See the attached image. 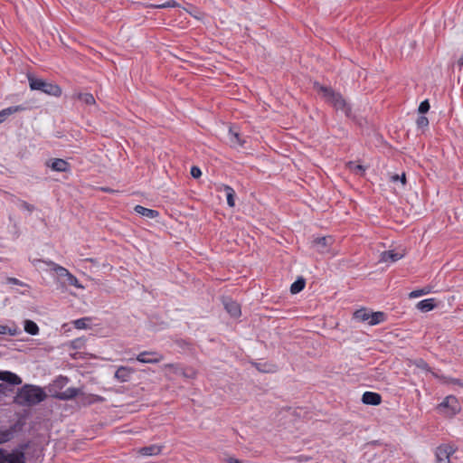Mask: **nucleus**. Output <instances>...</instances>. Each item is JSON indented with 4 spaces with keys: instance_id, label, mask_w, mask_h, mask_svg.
Returning <instances> with one entry per match:
<instances>
[{
    "instance_id": "nucleus-1",
    "label": "nucleus",
    "mask_w": 463,
    "mask_h": 463,
    "mask_svg": "<svg viewBox=\"0 0 463 463\" xmlns=\"http://www.w3.org/2000/svg\"><path fill=\"white\" fill-rule=\"evenodd\" d=\"M47 398L44 390L37 385L24 384L18 389L14 402L23 407H33Z\"/></svg>"
},
{
    "instance_id": "nucleus-2",
    "label": "nucleus",
    "mask_w": 463,
    "mask_h": 463,
    "mask_svg": "<svg viewBox=\"0 0 463 463\" xmlns=\"http://www.w3.org/2000/svg\"><path fill=\"white\" fill-rule=\"evenodd\" d=\"M314 87L335 110L342 111L348 118H354L351 105L344 99L341 93L335 91L331 87L323 86L317 82L314 84Z\"/></svg>"
},
{
    "instance_id": "nucleus-3",
    "label": "nucleus",
    "mask_w": 463,
    "mask_h": 463,
    "mask_svg": "<svg viewBox=\"0 0 463 463\" xmlns=\"http://www.w3.org/2000/svg\"><path fill=\"white\" fill-rule=\"evenodd\" d=\"M45 263L47 266L51 268V269L57 275L60 282L62 285H70L74 286L77 288H84V287L79 282L77 278L72 275L67 269L58 265L57 263L52 260H33V266H37L38 263Z\"/></svg>"
},
{
    "instance_id": "nucleus-4",
    "label": "nucleus",
    "mask_w": 463,
    "mask_h": 463,
    "mask_svg": "<svg viewBox=\"0 0 463 463\" xmlns=\"http://www.w3.org/2000/svg\"><path fill=\"white\" fill-rule=\"evenodd\" d=\"M28 81L29 86L33 90H40L45 94L54 97H60L61 95V89L57 84L47 82L32 75H28Z\"/></svg>"
},
{
    "instance_id": "nucleus-5",
    "label": "nucleus",
    "mask_w": 463,
    "mask_h": 463,
    "mask_svg": "<svg viewBox=\"0 0 463 463\" xmlns=\"http://www.w3.org/2000/svg\"><path fill=\"white\" fill-rule=\"evenodd\" d=\"M27 445L21 446L20 449L7 451L4 449H0V463H26L25 455L24 449Z\"/></svg>"
},
{
    "instance_id": "nucleus-6",
    "label": "nucleus",
    "mask_w": 463,
    "mask_h": 463,
    "mask_svg": "<svg viewBox=\"0 0 463 463\" xmlns=\"http://www.w3.org/2000/svg\"><path fill=\"white\" fill-rule=\"evenodd\" d=\"M438 410L448 416H454L459 411L460 407L457 398L455 396L449 395L447 396L443 402L439 404Z\"/></svg>"
},
{
    "instance_id": "nucleus-7",
    "label": "nucleus",
    "mask_w": 463,
    "mask_h": 463,
    "mask_svg": "<svg viewBox=\"0 0 463 463\" xmlns=\"http://www.w3.org/2000/svg\"><path fill=\"white\" fill-rule=\"evenodd\" d=\"M164 359V356L157 352L155 351H144L141 352L135 358L136 361L143 363V364H157ZM130 361H134V358L129 359Z\"/></svg>"
},
{
    "instance_id": "nucleus-8",
    "label": "nucleus",
    "mask_w": 463,
    "mask_h": 463,
    "mask_svg": "<svg viewBox=\"0 0 463 463\" xmlns=\"http://www.w3.org/2000/svg\"><path fill=\"white\" fill-rule=\"evenodd\" d=\"M455 452V449L448 444H442L436 449L435 463H450V456Z\"/></svg>"
},
{
    "instance_id": "nucleus-9",
    "label": "nucleus",
    "mask_w": 463,
    "mask_h": 463,
    "mask_svg": "<svg viewBox=\"0 0 463 463\" xmlns=\"http://www.w3.org/2000/svg\"><path fill=\"white\" fill-rule=\"evenodd\" d=\"M334 240L331 236L317 237L312 241V247L320 253H326Z\"/></svg>"
},
{
    "instance_id": "nucleus-10",
    "label": "nucleus",
    "mask_w": 463,
    "mask_h": 463,
    "mask_svg": "<svg viewBox=\"0 0 463 463\" xmlns=\"http://www.w3.org/2000/svg\"><path fill=\"white\" fill-rule=\"evenodd\" d=\"M81 393V390L74 387H70L64 392H54L52 396L61 401L72 400L76 396Z\"/></svg>"
},
{
    "instance_id": "nucleus-11",
    "label": "nucleus",
    "mask_w": 463,
    "mask_h": 463,
    "mask_svg": "<svg viewBox=\"0 0 463 463\" xmlns=\"http://www.w3.org/2000/svg\"><path fill=\"white\" fill-rule=\"evenodd\" d=\"M0 381L5 382L11 385H19L22 383L21 377L10 371H0Z\"/></svg>"
},
{
    "instance_id": "nucleus-12",
    "label": "nucleus",
    "mask_w": 463,
    "mask_h": 463,
    "mask_svg": "<svg viewBox=\"0 0 463 463\" xmlns=\"http://www.w3.org/2000/svg\"><path fill=\"white\" fill-rule=\"evenodd\" d=\"M134 372L135 371L132 368L120 366L115 372V378L120 383H127L130 380V377Z\"/></svg>"
},
{
    "instance_id": "nucleus-13",
    "label": "nucleus",
    "mask_w": 463,
    "mask_h": 463,
    "mask_svg": "<svg viewBox=\"0 0 463 463\" xmlns=\"http://www.w3.org/2000/svg\"><path fill=\"white\" fill-rule=\"evenodd\" d=\"M362 402L368 405H379L382 402V397L379 393L373 392H365L362 396Z\"/></svg>"
},
{
    "instance_id": "nucleus-14",
    "label": "nucleus",
    "mask_w": 463,
    "mask_h": 463,
    "mask_svg": "<svg viewBox=\"0 0 463 463\" xmlns=\"http://www.w3.org/2000/svg\"><path fill=\"white\" fill-rule=\"evenodd\" d=\"M403 257V253L395 252L394 250H385L381 253L380 261L382 262H395Z\"/></svg>"
},
{
    "instance_id": "nucleus-15",
    "label": "nucleus",
    "mask_w": 463,
    "mask_h": 463,
    "mask_svg": "<svg viewBox=\"0 0 463 463\" xmlns=\"http://www.w3.org/2000/svg\"><path fill=\"white\" fill-rule=\"evenodd\" d=\"M223 305L226 311L232 317H238L241 315V307L236 301H233L232 299H226L224 300Z\"/></svg>"
},
{
    "instance_id": "nucleus-16",
    "label": "nucleus",
    "mask_w": 463,
    "mask_h": 463,
    "mask_svg": "<svg viewBox=\"0 0 463 463\" xmlns=\"http://www.w3.org/2000/svg\"><path fill=\"white\" fill-rule=\"evenodd\" d=\"M52 170L56 172H67L70 170V164L64 159L56 158L48 165Z\"/></svg>"
},
{
    "instance_id": "nucleus-17",
    "label": "nucleus",
    "mask_w": 463,
    "mask_h": 463,
    "mask_svg": "<svg viewBox=\"0 0 463 463\" xmlns=\"http://www.w3.org/2000/svg\"><path fill=\"white\" fill-rule=\"evenodd\" d=\"M134 211L137 213H138L139 215H142L148 219H155V218L158 217V215H159V213L157 211L146 208L142 205H136L134 208Z\"/></svg>"
},
{
    "instance_id": "nucleus-18",
    "label": "nucleus",
    "mask_w": 463,
    "mask_h": 463,
    "mask_svg": "<svg viewBox=\"0 0 463 463\" xmlns=\"http://www.w3.org/2000/svg\"><path fill=\"white\" fill-rule=\"evenodd\" d=\"M437 304L434 298L423 299L417 303V308L421 312H429L436 307Z\"/></svg>"
},
{
    "instance_id": "nucleus-19",
    "label": "nucleus",
    "mask_w": 463,
    "mask_h": 463,
    "mask_svg": "<svg viewBox=\"0 0 463 463\" xmlns=\"http://www.w3.org/2000/svg\"><path fill=\"white\" fill-rule=\"evenodd\" d=\"M162 451V447L158 445H150L146 447H143L139 449V453L143 456H156L160 454Z\"/></svg>"
},
{
    "instance_id": "nucleus-20",
    "label": "nucleus",
    "mask_w": 463,
    "mask_h": 463,
    "mask_svg": "<svg viewBox=\"0 0 463 463\" xmlns=\"http://www.w3.org/2000/svg\"><path fill=\"white\" fill-rule=\"evenodd\" d=\"M27 108L23 105L12 106L1 110L0 114L2 115V118L5 120L7 116H10L14 113L24 111Z\"/></svg>"
},
{
    "instance_id": "nucleus-21",
    "label": "nucleus",
    "mask_w": 463,
    "mask_h": 463,
    "mask_svg": "<svg viewBox=\"0 0 463 463\" xmlns=\"http://www.w3.org/2000/svg\"><path fill=\"white\" fill-rule=\"evenodd\" d=\"M386 319V314L381 311L377 312H372L370 314V320L369 325L370 326H375L378 325Z\"/></svg>"
},
{
    "instance_id": "nucleus-22",
    "label": "nucleus",
    "mask_w": 463,
    "mask_h": 463,
    "mask_svg": "<svg viewBox=\"0 0 463 463\" xmlns=\"http://www.w3.org/2000/svg\"><path fill=\"white\" fill-rule=\"evenodd\" d=\"M223 190L226 194L227 203L230 207L235 206V191L229 185H224Z\"/></svg>"
},
{
    "instance_id": "nucleus-23",
    "label": "nucleus",
    "mask_w": 463,
    "mask_h": 463,
    "mask_svg": "<svg viewBox=\"0 0 463 463\" xmlns=\"http://www.w3.org/2000/svg\"><path fill=\"white\" fill-rule=\"evenodd\" d=\"M24 331L32 335H36L39 333V327L33 320L26 319L24 321Z\"/></svg>"
},
{
    "instance_id": "nucleus-24",
    "label": "nucleus",
    "mask_w": 463,
    "mask_h": 463,
    "mask_svg": "<svg viewBox=\"0 0 463 463\" xmlns=\"http://www.w3.org/2000/svg\"><path fill=\"white\" fill-rule=\"evenodd\" d=\"M230 142L232 146H242L244 141L241 138L240 134L233 128L229 129Z\"/></svg>"
},
{
    "instance_id": "nucleus-25",
    "label": "nucleus",
    "mask_w": 463,
    "mask_h": 463,
    "mask_svg": "<svg viewBox=\"0 0 463 463\" xmlns=\"http://www.w3.org/2000/svg\"><path fill=\"white\" fill-rule=\"evenodd\" d=\"M306 285V281L303 278H298L295 282H293L290 286V292L292 294L299 293Z\"/></svg>"
},
{
    "instance_id": "nucleus-26",
    "label": "nucleus",
    "mask_w": 463,
    "mask_h": 463,
    "mask_svg": "<svg viewBox=\"0 0 463 463\" xmlns=\"http://www.w3.org/2000/svg\"><path fill=\"white\" fill-rule=\"evenodd\" d=\"M370 314L371 313H368L365 308H361V309L356 310L354 313V317L359 321H362V322L367 321L369 323Z\"/></svg>"
},
{
    "instance_id": "nucleus-27",
    "label": "nucleus",
    "mask_w": 463,
    "mask_h": 463,
    "mask_svg": "<svg viewBox=\"0 0 463 463\" xmlns=\"http://www.w3.org/2000/svg\"><path fill=\"white\" fill-rule=\"evenodd\" d=\"M90 322V317H82L73 321L74 327L77 329H86Z\"/></svg>"
},
{
    "instance_id": "nucleus-28",
    "label": "nucleus",
    "mask_w": 463,
    "mask_h": 463,
    "mask_svg": "<svg viewBox=\"0 0 463 463\" xmlns=\"http://www.w3.org/2000/svg\"><path fill=\"white\" fill-rule=\"evenodd\" d=\"M77 98L87 105H92L95 103V99L90 93H79Z\"/></svg>"
},
{
    "instance_id": "nucleus-29",
    "label": "nucleus",
    "mask_w": 463,
    "mask_h": 463,
    "mask_svg": "<svg viewBox=\"0 0 463 463\" xmlns=\"http://www.w3.org/2000/svg\"><path fill=\"white\" fill-rule=\"evenodd\" d=\"M431 292V288L430 286L424 287L421 289L413 290L409 294L411 298H419L423 295L430 294Z\"/></svg>"
},
{
    "instance_id": "nucleus-30",
    "label": "nucleus",
    "mask_w": 463,
    "mask_h": 463,
    "mask_svg": "<svg viewBox=\"0 0 463 463\" xmlns=\"http://www.w3.org/2000/svg\"><path fill=\"white\" fill-rule=\"evenodd\" d=\"M432 374L436 377V378H439V379H441L443 380L444 382L446 383H452V384H456V385H458V386H461L463 387V381L460 380V379H456V378H448V377H445L443 375H439L438 373H432Z\"/></svg>"
},
{
    "instance_id": "nucleus-31",
    "label": "nucleus",
    "mask_w": 463,
    "mask_h": 463,
    "mask_svg": "<svg viewBox=\"0 0 463 463\" xmlns=\"http://www.w3.org/2000/svg\"><path fill=\"white\" fill-rule=\"evenodd\" d=\"M11 384L4 382L0 383V399L3 396H6L9 392H11L13 390L10 387Z\"/></svg>"
},
{
    "instance_id": "nucleus-32",
    "label": "nucleus",
    "mask_w": 463,
    "mask_h": 463,
    "mask_svg": "<svg viewBox=\"0 0 463 463\" xmlns=\"http://www.w3.org/2000/svg\"><path fill=\"white\" fill-rule=\"evenodd\" d=\"M17 333L15 328H11L5 325H0V335H15Z\"/></svg>"
},
{
    "instance_id": "nucleus-33",
    "label": "nucleus",
    "mask_w": 463,
    "mask_h": 463,
    "mask_svg": "<svg viewBox=\"0 0 463 463\" xmlns=\"http://www.w3.org/2000/svg\"><path fill=\"white\" fill-rule=\"evenodd\" d=\"M12 436L13 433L10 430H0V444L9 441Z\"/></svg>"
},
{
    "instance_id": "nucleus-34",
    "label": "nucleus",
    "mask_w": 463,
    "mask_h": 463,
    "mask_svg": "<svg viewBox=\"0 0 463 463\" xmlns=\"http://www.w3.org/2000/svg\"><path fill=\"white\" fill-rule=\"evenodd\" d=\"M69 382V379L65 376H59L55 381L53 387L63 388Z\"/></svg>"
},
{
    "instance_id": "nucleus-35",
    "label": "nucleus",
    "mask_w": 463,
    "mask_h": 463,
    "mask_svg": "<svg viewBox=\"0 0 463 463\" xmlns=\"http://www.w3.org/2000/svg\"><path fill=\"white\" fill-rule=\"evenodd\" d=\"M416 124L419 128H425L429 126V119L422 114L421 116L418 117Z\"/></svg>"
},
{
    "instance_id": "nucleus-36",
    "label": "nucleus",
    "mask_w": 463,
    "mask_h": 463,
    "mask_svg": "<svg viewBox=\"0 0 463 463\" xmlns=\"http://www.w3.org/2000/svg\"><path fill=\"white\" fill-rule=\"evenodd\" d=\"M177 5H178V4L175 1L172 0V1L165 2L162 5H152L150 6L154 7V8L163 9V8H168V7H175Z\"/></svg>"
},
{
    "instance_id": "nucleus-37",
    "label": "nucleus",
    "mask_w": 463,
    "mask_h": 463,
    "mask_svg": "<svg viewBox=\"0 0 463 463\" xmlns=\"http://www.w3.org/2000/svg\"><path fill=\"white\" fill-rule=\"evenodd\" d=\"M430 106L429 100L425 99L420 102V104L418 108V111L420 114H425L430 110Z\"/></svg>"
},
{
    "instance_id": "nucleus-38",
    "label": "nucleus",
    "mask_w": 463,
    "mask_h": 463,
    "mask_svg": "<svg viewBox=\"0 0 463 463\" xmlns=\"http://www.w3.org/2000/svg\"><path fill=\"white\" fill-rule=\"evenodd\" d=\"M19 207L23 210L28 211L29 213H32L34 210V206L25 201H21Z\"/></svg>"
},
{
    "instance_id": "nucleus-39",
    "label": "nucleus",
    "mask_w": 463,
    "mask_h": 463,
    "mask_svg": "<svg viewBox=\"0 0 463 463\" xmlns=\"http://www.w3.org/2000/svg\"><path fill=\"white\" fill-rule=\"evenodd\" d=\"M182 374L186 377V378H194L195 375H196V373L194 369L192 368H188V369H184L183 372H182Z\"/></svg>"
},
{
    "instance_id": "nucleus-40",
    "label": "nucleus",
    "mask_w": 463,
    "mask_h": 463,
    "mask_svg": "<svg viewBox=\"0 0 463 463\" xmlns=\"http://www.w3.org/2000/svg\"><path fill=\"white\" fill-rule=\"evenodd\" d=\"M190 173H191V175L194 178H199L202 175L201 169L198 166H195V165L192 166Z\"/></svg>"
},
{
    "instance_id": "nucleus-41",
    "label": "nucleus",
    "mask_w": 463,
    "mask_h": 463,
    "mask_svg": "<svg viewBox=\"0 0 463 463\" xmlns=\"http://www.w3.org/2000/svg\"><path fill=\"white\" fill-rule=\"evenodd\" d=\"M392 181H398L400 180L402 184H406V176H405V174H402L401 176L399 175H395L392 177Z\"/></svg>"
},
{
    "instance_id": "nucleus-42",
    "label": "nucleus",
    "mask_w": 463,
    "mask_h": 463,
    "mask_svg": "<svg viewBox=\"0 0 463 463\" xmlns=\"http://www.w3.org/2000/svg\"><path fill=\"white\" fill-rule=\"evenodd\" d=\"M354 172L357 175H362L364 172V168L361 165H355L354 167Z\"/></svg>"
},
{
    "instance_id": "nucleus-43",
    "label": "nucleus",
    "mask_w": 463,
    "mask_h": 463,
    "mask_svg": "<svg viewBox=\"0 0 463 463\" xmlns=\"http://www.w3.org/2000/svg\"><path fill=\"white\" fill-rule=\"evenodd\" d=\"M9 282L12 284H15V285H21V282L17 279H14V278L9 279Z\"/></svg>"
},
{
    "instance_id": "nucleus-44",
    "label": "nucleus",
    "mask_w": 463,
    "mask_h": 463,
    "mask_svg": "<svg viewBox=\"0 0 463 463\" xmlns=\"http://www.w3.org/2000/svg\"><path fill=\"white\" fill-rule=\"evenodd\" d=\"M457 64L459 68L463 67V54L460 56V58L458 60Z\"/></svg>"
},
{
    "instance_id": "nucleus-45",
    "label": "nucleus",
    "mask_w": 463,
    "mask_h": 463,
    "mask_svg": "<svg viewBox=\"0 0 463 463\" xmlns=\"http://www.w3.org/2000/svg\"><path fill=\"white\" fill-rule=\"evenodd\" d=\"M228 463H241L240 460L234 458H229L227 460Z\"/></svg>"
},
{
    "instance_id": "nucleus-46",
    "label": "nucleus",
    "mask_w": 463,
    "mask_h": 463,
    "mask_svg": "<svg viewBox=\"0 0 463 463\" xmlns=\"http://www.w3.org/2000/svg\"><path fill=\"white\" fill-rule=\"evenodd\" d=\"M420 364H418L419 367L428 369V364L424 361L420 360Z\"/></svg>"
},
{
    "instance_id": "nucleus-47",
    "label": "nucleus",
    "mask_w": 463,
    "mask_h": 463,
    "mask_svg": "<svg viewBox=\"0 0 463 463\" xmlns=\"http://www.w3.org/2000/svg\"><path fill=\"white\" fill-rule=\"evenodd\" d=\"M256 367H257V369H258L259 371H261V372H268V370L263 369V368H262V366H260V364H257V365H256Z\"/></svg>"
},
{
    "instance_id": "nucleus-48",
    "label": "nucleus",
    "mask_w": 463,
    "mask_h": 463,
    "mask_svg": "<svg viewBox=\"0 0 463 463\" xmlns=\"http://www.w3.org/2000/svg\"><path fill=\"white\" fill-rule=\"evenodd\" d=\"M4 121V118H2V115L0 114V123Z\"/></svg>"
}]
</instances>
